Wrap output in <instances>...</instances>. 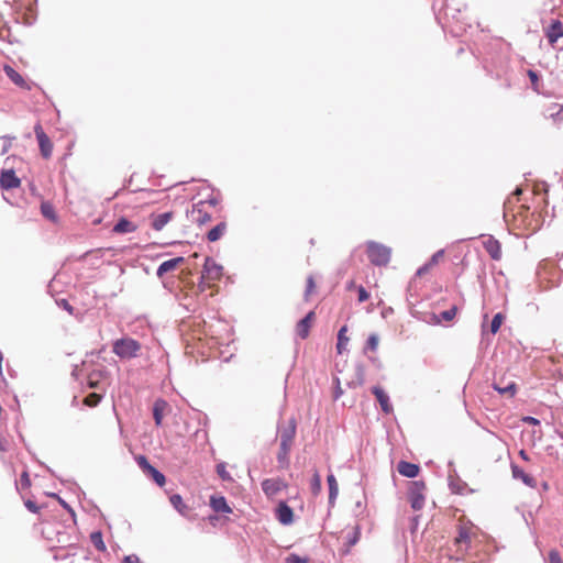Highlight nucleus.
Here are the masks:
<instances>
[{
	"instance_id": "nucleus-1",
	"label": "nucleus",
	"mask_w": 563,
	"mask_h": 563,
	"mask_svg": "<svg viewBox=\"0 0 563 563\" xmlns=\"http://www.w3.org/2000/svg\"><path fill=\"white\" fill-rule=\"evenodd\" d=\"M141 349V343L130 336L118 339L112 344V352L121 360L137 357Z\"/></svg>"
},
{
	"instance_id": "nucleus-2",
	"label": "nucleus",
	"mask_w": 563,
	"mask_h": 563,
	"mask_svg": "<svg viewBox=\"0 0 563 563\" xmlns=\"http://www.w3.org/2000/svg\"><path fill=\"white\" fill-rule=\"evenodd\" d=\"M366 254L369 262L375 266H386L390 261L391 250L374 241L366 243Z\"/></svg>"
},
{
	"instance_id": "nucleus-3",
	"label": "nucleus",
	"mask_w": 563,
	"mask_h": 563,
	"mask_svg": "<svg viewBox=\"0 0 563 563\" xmlns=\"http://www.w3.org/2000/svg\"><path fill=\"white\" fill-rule=\"evenodd\" d=\"M426 485L422 481H413L410 483L408 489V500L413 510L418 511L424 507L426 501Z\"/></svg>"
},
{
	"instance_id": "nucleus-4",
	"label": "nucleus",
	"mask_w": 563,
	"mask_h": 563,
	"mask_svg": "<svg viewBox=\"0 0 563 563\" xmlns=\"http://www.w3.org/2000/svg\"><path fill=\"white\" fill-rule=\"evenodd\" d=\"M223 266L218 264L212 257H206L201 279L206 282H216L221 278Z\"/></svg>"
},
{
	"instance_id": "nucleus-5",
	"label": "nucleus",
	"mask_w": 563,
	"mask_h": 563,
	"mask_svg": "<svg viewBox=\"0 0 563 563\" xmlns=\"http://www.w3.org/2000/svg\"><path fill=\"white\" fill-rule=\"evenodd\" d=\"M34 132L38 142L42 156L44 158H49L53 152V143L51 142L49 137L46 135L40 123H37L34 126Z\"/></svg>"
},
{
	"instance_id": "nucleus-6",
	"label": "nucleus",
	"mask_w": 563,
	"mask_h": 563,
	"mask_svg": "<svg viewBox=\"0 0 563 563\" xmlns=\"http://www.w3.org/2000/svg\"><path fill=\"white\" fill-rule=\"evenodd\" d=\"M21 180L16 177L15 172L10 169H2L0 175V187L3 190H10L20 187Z\"/></svg>"
},
{
	"instance_id": "nucleus-7",
	"label": "nucleus",
	"mask_w": 563,
	"mask_h": 563,
	"mask_svg": "<svg viewBox=\"0 0 563 563\" xmlns=\"http://www.w3.org/2000/svg\"><path fill=\"white\" fill-rule=\"evenodd\" d=\"M151 227L155 231H162L166 224H168L174 219V212L167 211L163 213H152L151 217Z\"/></svg>"
},
{
	"instance_id": "nucleus-8",
	"label": "nucleus",
	"mask_w": 563,
	"mask_h": 563,
	"mask_svg": "<svg viewBox=\"0 0 563 563\" xmlns=\"http://www.w3.org/2000/svg\"><path fill=\"white\" fill-rule=\"evenodd\" d=\"M276 518L282 525L289 526L294 521V511L285 501H280L276 508Z\"/></svg>"
},
{
	"instance_id": "nucleus-9",
	"label": "nucleus",
	"mask_w": 563,
	"mask_h": 563,
	"mask_svg": "<svg viewBox=\"0 0 563 563\" xmlns=\"http://www.w3.org/2000/svg\"><path fill=\"white\" fill-rule=\"evenodd\" d=\"M550 44H555L560 37H563V23L560 20H553L545 31Z\"/></svg>"
},
{
	"instance_id": "nucleus-10",
	"label": "nucleus",
	"mask_w": 563,
	"mask_h": 563,
	"mask_svg": "<svg viewBox=\"0 0 563 563\" xmlns=\"http://www.w3.org/2000/svg\"><path fill=\"white\" fill-rule=\"evenodd\" d=\"M314 318V312H308L296 325V333L300 339H307L310 332V327Z\"/></svg>"
},
{
	"instance_id": "nucleus-11",
	"label": "nucleus",
	"mask_w": 563,
	"mask_h": 563,
	"mask_svg": "<svg viewBox=\"0 0 563 563\" xmlns=\"http://www.w3.org/2000/svg\"><path fill=\"white\" fill-rule=\"evenodd\" d=\"M372 393L375 395L377 401L380 405L382 410L385 413H390L393 411V406L389 401V396L385 393V390L379 386L372 387Z\"/></svg>"
},
{
	"instance_id": "nucleus-12",
	"label": "nucleus",
	"mask_w": 563,
	"mask_h": 563,
	"mask_svg": "<svg viewBox=\"0 0 563 563\" xmlns=\"http://www.w3.org/2000/svg\"><path fill=\"white\" fill-rule=\"evenodd\" d=\"M202 205L203 202L200 201L199 203L194 205L191 210H187V217H190L194 221H196L199 224H205L211 220V216L202 211Z\"/></svg>"
},
{
	"instance_id": "nucleus-13",
	"label": "nucleus",
	"mask_w": 563,
	"mask_h": 563,
	"mask_svg": "<svg viewBox=\"0 0 563 563\" xmlns=\"http://www.w3.org/2000/svg\"><path fill=\"white\" fill-rule=\"evenodd\" d=\"M280 444L292 445V441L296 434V421L290 419L289 424L284 428H279Z\"/></svg>"
},
{
	"instance_id": "nucleus-14",
	"label": "nucleus",
	"mask_w": 563,
	"mask_h": 563,
	"mask_svg": "<svg viewBox=\"0 0 563 563\" xmlns=\"http://www.w3.org/2000/svg\"><path fill=\"white\" fill-rule=\"evenodd\" d=\"M484 249L486 252L490 255V257L495 261L500 260L501 257V245L498 240H496L494 236H489L484 242Z\"/></svg>"
},
{
	"instance_id": "nucleus-15",
	"label": "nucleus",
	"mask_w": 563,
	"mask_h": 563,
	"mask_svg": "<svg viewBox=\"0 0 563 563\" xmlns=\"http://www.w3.org/2000/svg\"><path fill=\"white\" fill-rule=\"evenodd\" d=\"M397 470L400 475L408 478H413L418 475L420 468L417 464L407 461H400L397 465Z\"/></svg>"
},
{
	"instance_id": "nucleus-16",
	"label": "nucleus",
	"mask_w": 563,
	"mask_h": 563,
	"mask_svg": "<svg viewBox=\"0 0 563 563\" xmlns=\"http://www.w3.org/2000/svg\"><path fill=\"white\" fill-rule=\"evenodd\" d=\"M185 260L184 257L181 256H178V257H175V258H170L168 261H165L163 262L157 271H156V275L157 277H163L166 273L170 272V271H174L180 263H183Z\"/></svg>"
},
{
	"instance_id": "nucleus-17",
	"label": "nucleus",
	"mask_w": 563,
	"mask_h": 563,
	"mask_svg": "<svg viewBox=\"0 0 563 563\" xmlns=\"http://www.w3.org/2000/svg\"><path fill=\"white\" fill-rule=\"evenodd\" d=\"M5 75L11 79V81L20 88L30 90V85L25 81V79L20 75L15 69L11 66H4Z\"/></svg>"
},
{
	"instance_id": "nucleus-18",
	"label": "nucleus",
	"mask_w": 563,
	"mask_h": 563,
	"mask_svg": "<svg viewBox=\"0 0 563 563\" xmlns=\"http://www.w3.org/2000/svg\"><path fill=\"white\" fill-rule=\"evenodd\" d=\"M511 472L512 477L516 479H521L527 486L534 487L536 486V479L528 475L522 468H520L518 465L512 464L511 465Z\"/></svg>"
},
{
	"instance_id": "nucleus-19",
	"label": "nucleus",
	"mask_w": 563,
	"mask_h": 563,
	"mask_svg": "<svg viewBox=\"0 0 563 563\" xmlns=\"http://www.w3.org/2000/svg\"><path fill=\"white\" fill-rule=\"evenodd\" d=\"M282 488L279 479L267 478L262 482V489L267 496L276 495Z\"/></svg>"
},
{
	"instance_id": "nucleus-20",
	"label": "nucleus",
	"mask_w": 563,
	"mask_h": 563,
	"mask_svg": "<svg viewBox=\"0 0 563 563\" xmlns=\"http://www.w3.org/2000/svg\"><path fill=\"white\" fill-rule=\"evenodd\" d=\"M210 506L216 512H222V514L232 512L231 507L228 505L227 499L223 496L211 497Z\"/></svg>"
},
{
	"instance_id": "nucleus-21",
	"label": "nucleus",
	"mask_w": 563,
	"mask_h": 563,
	"mask_svg": "<svg viewBox=\"0 0 563 563\" xmlns=\"http://www.w3.org/2000/svg\"><path fill=\"white\" fill-rule=\"evenodd\" d=\"M136 230V225L125 218H121L113 227L115 233H131Z\"/></svg>"
},
{
	"instance_id": "nucleus-22",
	"label": "nucleus",
	"mask_w": 563,
	"mask_h": 563,
	"mask_svg": "<svg viewBox=\"0 0 563 563\" xmlns=\"http://www.w3.org/2000/svg\"><path fill=\"white\" fill-rule=\"evenodd\" d=\"M106 374H107V371L104 367L93 369L92 372H90L87 377L88 386L90 388H98L100 379L103 378Z\"/></svg>"
},
{
	"instance_id": "nucleus-23",
	"label": "nucleus",
	"mask_w": 563,
	"mask_h": 563,
	"mask_svg": "<svg viewBox=\"0 0 563 563\" xmlns=\"http://www.w3.org/2000/svg\"><path fill=\"white\" fill-rule=\"evenodd\" d=\"M457 308L453 306L452 308L442 311L440 314L432 313L431 314V321L435 324L441 323L442 320L444 321H451L456 316Z\"/></svg>"
},
{
	"instance_id": "nucleus-24",
	"label": "nucleus",
	"mask_w": 563,
	"mask_h": 563,
	"mask_svg": "<svg viewBox=\"0 0 563 563\" xmlns=\"http://www.w3.org/2000/svg\"><path fill=\"white\" fill-rule=\"evenodd\" d=\"M167 406V402L163 399H157L155 402H154V406H153V418H154V421H155V424L156 426H161L162 424V421H163V415H164V410Z\"/></svg>"
},
{
	"instance_id": "nucleus-25",
	"label": "nucleus",
	"mask_w": 563,
	"mask_h": 563,
	"mask_svg": "<svg viewBox=\"0 0 563 563\" xmlns=\"http://www.w3.org/2000/svg\"><path fill=\"white\" fill-rule=\"evenodd\" d=\"M225 231H227V223L225 222H220V223H218L214 228H212L208 232L207 239L210 242H216V241L220 240L223 236Z\"/></svg>"
},
{
	"instance_id": "nucleus-26",
	"label": "nucleus",
	"mask_w": 563,
	"mask_h": 563,
	"mask_svg": "<svg viewBox=\"0 0 563 563\" xmlns=\"http://www.w3.org/2000/svg\"><path fill=\"white\" fill-rule=\"evenodd\" d=\"M291 445L289 444H280L279 451L277 453V462L282 468L287 467L289 465V452H290Z\"/></svg>"
},
{
	"instance_id": "nucleus-27",
	"label": "nucleus",
	"mask_w": 563,
	"mask_h": 563,
	"mask_svg": "<svg viewBox=\"0 0 563 563\" xmlns=\"http://www.w3.org/2000/svg\"><path fill=\"white\" fill-rule=\"evenodd\" d=\"M327 482H328V486H329V504H334V501L338 497V494H339L336 478L333 474H329L327 476Z\"/></svg>"
},
{
	"instance_id": "nucleus-28",
	"label": "nucleus",
	"mask_w": 563,
	"mask_h": 563,
	"mask_svg": "<svg viewBox=\"0 0 563 563\" xmlns=\"http://www.w3.org/2000/svg\"><path fill=\"white\" fill-rule=\"evenodd\" d=\"M493 387L500 395H508L510 397H512L516 394V389H517L515 382H509L505 386H501L499 383H494Z\"/></svg>"
},
{
	"instance_id": "nucleus-29",
	"label": "nucleus",
	"mask_w": 563,
	"mask_h": 563,
	"mask_svg": "<svg viewBox=\"0 0 563 563\" xmlns=\"http://www.w3.org/2000/svg\"><path fill=\"white\" fill-rule=\"evenodd\" d=\"M169 501L173 507L183 516H186L188 507L185 505L183 497L178 494H174L169 497Z\"/></svg>"
},
{
	"instance_id": "nucleus-30",
	"label": "nucleus",
	"mask_w": 563,
	"mask_h": 563,
	"mask_svg": "<svg viewBox=\"0 0 563 563\" xmlns=\"http://www.w3.org/2000/svg\"><path fill=\"white\" fill-rule=\"evenodd\" d=\"M346 327H342L339 332H338V343H336V349H338V352L339 353H342L343 351L346 350V345L349 343V338L346 336Z\"/></svg>"
},
{
	"instance_id": "nucleus-31",
	"label": "nucleus",
	"mask_w": 563,
	"mask_h": 563,
	"mask_svg": "<svg viewBox=\"0 0 563 563\" xmlns=\"http://www.w3.org/2000/svg\"><path fill=\"white\" fill-rule=\"evenodd\" d=\"M90 541L93 544V547L101 552H104L107 547L103 542L102 533L101 531H95L90 534Z\"/></svg>"
},
{
	"instance_id": "nucleus-32",
	"label": "nucleus",
	"mask_w": 563,
	"mask_h": 563,
	"mask_svg": "<svg viewBox=\"0 0 563 563\" xmlns=\"http://www.w3.org/2000/svg\"><path fill=\"white\" fill-rule=\"evenodd\" d=\"M146 474L151 475V477L153 478V481L158 485V486H163L166 482V478H165V475L159 472L156 467L152 466L147 472Z\"/></svg>"
},
{
	"instance_id": "nucleus-33",
	"label": "nucleus",
	"mask_w": 563,
	"mask_h": 563,
	"mask_svg": "<svg viewBox=\"0 0 563 563\" xmlns=\"http://www.w3.org/2000/svg\"><path fill=\"white\" fill-rule=\"evenodd\" d=\"M310 488L313 495H318L321 492V476L317 471L312 475Z\"/></svg>"
},
{
	"instance_id": "nucleus-34",
	"label": "nucleus",
	"mask_w": 563,
	"mask_h": 563,
	"mask_svg": "<svg viewBox=\"0 0 563 563\" xmlns=\"http://www.w3.org/2000/svg\"><path fill=\"white\" fill-rule=\"evenodd\" d=\"M217 474L222 481H232L230 473L227 471V464L224 462L217 464Z\"/></svg>"
},
{
	"instance_id": "nucleus-35",
	"label": "nucleus",
	"mask_w": 563,
	"mask_h": 563,
	"mask_svg": "<svg viewBox=\"0 0 563 563\" xmlns=\"http://www.w3.org/2000/svg\"><path fill=\"white\" fill-rule=\"evenodd\" d=\"M503 320H504V316L499 312V313H496L494 317H493V320L490 322V332L493 334L497 333V331L500 329V325L503 323Z\"/></svg>"
},
{
	"instance_id": "nucleus-36",
	"label": "nucleus",
	"mask_w": 563,
	"mask_h": 563,
	"mask_svg": "<svg viewBox=\"0 0 563 563\" xmlns=\"http://www.w3.org/2000/svg\"><path fill=\"white\" fill-rule=\"evenodd\" d=\"M101 399L102 397L100 394L91 393L85 398L84 402L86 406L96 407L101 401Z\"/></svg>"
},
{
	"instance_id": "nucleus-37",
	"label": "nucleus",
	"mask_w": 563,
	"mask_h": 563,
	"mask_svg": "<svg viewBox=\"0 0 563 563\" xmlns=\"http://www.w3.org/2000/svg\"><path fill=\"white\" fill-rule=\"evenodd\" d=\"M379 338L377 334L373 333L368 336L366 341V349L371 351H376L378 346Z\"/></svg>"
},
{
	"instance_id": "nucleus-38",
	"label": "nucleus",
	"mask_w": 563,
	"mask_h": 563,
	"mask_svg": "<svg viewBox=\"0 0 563 563\" xmlns=\"http://www.w3.org/2000/svg\"><path fill=\"white\" fill-rule=\"evenodd\" d=\"M136 462L145 473L153 466L144 455H139Z\"/></svg>"
},
{
	"instance_id": "nucleus-39",
	"label": "nucleus",
	"mask_w": 563,
	"mask_h": 563,
	"mask_svg": "<svg viewBox=\"0 0 563 563\" xmlns=\"http://www.w3.org/2000/svg\"><path fill=\"white\" fill-rule=\"evenodd\" d=\"M1 139L4 141V144L2 146V150H1L0 154L1 155H5L9 152L10 147H11V141L14 140L15 137L14 136H9V135H3Z\"/></svg>"
},
{
	"instance_id": "nucleus-40",
	"label": "nucleus",
	"mask_w": 563,
	"mask_h": 563,
	"mask_svg": "<svg viewBox=\"0 0 563 563\" xmlns=\"http://www.w3.org/2000/svg\"><path fill=\"white\" fill-rule=\"evenodd\" d=\"M41 211H42V214L45 217V218H48V219H54V211H53V208L51 205L48 203H42L41 206Z\"/></svg>"
},
{
	"instance_id": "nucleus-41",
	"label": "nucleus",
	"mask_w": 563,
	"mask_h": 563,
	"mask_svg": "<svg viewBox=\"0 0 563 563\" xmlns=\"http://www.w3.org/2000/svg\"><path fill=\"white\" fill-rule=\"evenodd\" d=\"M308 559L307 558H301L297 554H289L287 558H286V563H308Z\"/></svg>"
},
{
	"instance_id": "nucleus-42",
	"label": "nucleus",
	"mask_w": 563,
	"mask_h": 563,
	"mask_svg": "<svg viewBox=\"0 0 563 563\" xmlns=\"http://www.w3.org/2000/svg\"><path fill=\"white\" fill-rule=\"evenodd\" d=\"M444 255V251L443 250H439L438 252H435L431 258L429 260L428 264L430 265V267L434 266L435 264H438L439 260Z\"/></svg>"
},
{
	"instance_id": "nucleus-43",
	"label": "nucleus",
	"mask_w": 563,
	"mask_h": 563,
	"mask_svg": "<svg viewBox=\"0 0 563 563\" xmlns=\"http://www.w3.org/2000/svg\"><path fill=\"white\" fill-rule=\"evenodd\" d=\"M549 562L550 563H563L561 555L556 550H551L549 552Z\"/></svg>"
},
{
	"instance_id": "nucleus-44",
	"label": "nucleus",
	"mask_w": 563,
	"mask_h": 563,
	"mask_svg": "<svg viewBox=\"0 0 563 563\" xmlns=\"http://www.w3.org/2000/svg\"><path fill=\"white\" fill-rule=\"evenodd\" d=\"M357 294H358V301L360 302H364V301H366L369 298L368 291L363 286H360L357 288Z\"/></svg>"
},
{
	"instance_id": "nucleus-45",
	"label": "nucleus",
	"mask_w": 563,
	"mask_h": 563,
	"mask_svg": "<svg viewBox=\"0 0 563 563\" xmlns=\"http://www.w3.org/2000/svg\"><path fill=\"white\" fill-rule=\"evenodd\" d=\"M22 488H29L31 486V481L27 472H23L20 479Z\"/></svg>"
},
{
	"instance_id": "nucleus-46",
	"label": "nucleus",
	"mask_w": 563,
	"mask_h": 563,
	"mask_svg": "<svg viewBox=\"0 0 563 563\" xmlns=\"http://www.w3.org/2000/svg\"><path fill=\"white\" fill-rule=\"evenodd\" d=\"M25 507L27 508V510H30L31 512L33 514H36L38 511V506L36 505L35 501L33 500H30L27 499L25 503H24Z\"/></svg>"
},
{
	"instance_id": "nucleus-47",
	"label": "nucleus",
	"mask_w": 563,
	"mask_h": 563,
	"mask_svg": "<svg viewBox=\"0 0 563 563\" xmlns=\"http://www.w3.org/2000/svg\"><path fill=\"white\" fill-rule=\"evenodd\" d=\"M468 540H470L468 532L464 529H461L456 541L457 542H466Z\"/></svg>"
},
{
	"instance_id": "nucleus-48",
	"label": "nucleus",
	"mask_w": 563,
	"mask_h": 563,
	"mask_svg": "<svg viewBox=\"0 0 563 563\" xmlns=\"http://www.w3.org/2000/svg\"><path fill=\"white\" fill-rule=\"evenodd\" d=\"M122 563H141L140 559L135 554L124 556Z\"/></svg>"
},
{
	"instance_id": "nucleus-49",
	"label": "nucleus",
	"mask_w": 563,
	"mask_h": 563,
	"mask_svg": "<svg viewBox=\"0 0 563 563\" xmlns=\"http://www.w3.org/2000/svg\"><path fill=\"white\" fill-rule=\"evenodd\" d=\"M195 438L197 440H201L202 442H205L207 440V431L203 430V429H198L196 432H195Z\"/></svg>"
},
{
	"instance_id": "nucleus-50",
	"label": "nucleus",
	"mask_w": 563,
	"mask_h": 563,
	"mask_svg": "<svg viewBox=\"0 0 563 563\" xmlns=\"http://www.w3.org/2000/svg\"><path fill=\"white\" fill-rule=\"evenodd\" d=\"M360 539V531L358 529H355L352 533V536L349 538V544L354 545Z\"/></svg>"
},
{
	"instance_id": "nucleus-51",
	"label": "nucleus",
	"mask_w": 563,
	"mask_h": 563,
	"mask_svg": "<svg viewBox=\"0 0 563 563\" xmlns=\"http://www.w3.org/2000/svg\"><path fill=\"white\" fill-rule=\"evenodd\" d=\"M314 288V282L312 276L307 278L306 296H308Z\"/></svg>"
},
{
	"instance_id": "nucleus-52",
	"label": "nucleus",
	"mask_w": 563,
	"mask_h": 563,
	"mask_svg": "<svg viewBox=\"0 0 563 563\" xmlns=\"http://www.w3.org/2000/svg\"><path fill=\"white\" fill-rule=\"evenodd\" d=\"M430 268H431L430 265L428 263H426L424 265H422L421 267H419L417 269L416 275L417 276H422V275L427 274Z\"/></svg>"
},
{
	"instance_id": "nucleus-53",
	"label": "nucleus",
	"mask_w": 563,
	"mask_h": 563,
	"mask_svg": "<svg viewBox=\"0 0 563 563\" xmlns=\"http://www.w3.org/2000/svg\"><path fill=\"white\" fill-rule=\"evenodd\" d=\"M58 305L69 313H73L74 308L69 305V302L66 299H62L60 301H58Z\"/></svg>"
},
{
	"instance_id": "nucleus-54",
	"label": "nucleus",
	"mask_w": 563,
	"mask_h": 563,
	"mask_svg": "<svg viewBox=\"0 0 563 563\" xmlns=\"http://www.w3.org/2000/svg\"><path fill=\"white\" fill-rule=\"evenodd\" d=\"M523 421H525L526 423H528V424H531V426H537V424H539V423H540V421H539L537 418H534V417H530V416L525 417V418H523Z\"/></svg>"
},
{
	"instance_id": "nucleus-55",
	"label": "nucleus",
	"mask_w": 563,
	"mask_h": 563,
	"mask_svg": "<svg viewBox=\"0 0 563 563\" xmlns=\"http://www.w3.org/2000/svg\"><path fill=\"white\" fill-rule=\"evenodd\" d=\"M342 394H343V391H342V389L340 387L339 378H336V388H335L334 395H333L334 399L335 400L339 399L342 396Z\"/></svg>"
},
{
	"instance_id": "nucleus-56",
	"label": "nucleus",
	"mask_w": 563,
	"mask_h": 563,
	"mask_svg": "<svg viewBox=\"0 0 563 563\" xmlns=\"http://www.w3.org/2000/svg\"><path fill=\"white\" fill-rule=\"evenodd\" d=\"M528 76H529V78H530V80H531L532 82H536V81L538 80V75H537V73H536V71H533V70H529V71H528Z\"/></svg>"
},
{
	"instance_id": "nucleus-57",
	"label": "nucleus",
	"mask_w": 563,
	"mask_h": 563,
	"mask_svg": "<svg viewBox=\"0 0 563 563\" xmlns=\"http://www.w3.org/2000/svg\"><path fill=\"white\" fill-rule=\"evenodd\" d=\"M357 378H358V383H360V384H363V379H364V372H363V368H362V367H358V369H357Z\"/></svg>"
},
{
	"instance_id": "nucleus-58",
	"label": "nucleus",
	"mask_w": 563,
	"mask_h": 563,
	"mask_svg": "<svg viewBox=\"0 0 563 563\" xmlns=\"http://www.w3.org/2000/svg\"><path fill=\"white\" fill-rule=\"evenodd\" d=\"M58 500H59V504H60L65 509H67L68 511H71V512H73L71 508L69 507V505H68L65 500H63V499H60V498H58Z\"/></svg>"
},
{
	"instance_id": "nucleus-59",
	"label": "nucleus",
	"mask_w": 563,
	"mask_h": 563,
	"mask_svg": "<svg viewBox=\"0 0 563 563\" xmlns=\"http://www.w3.org/2000/svg\"><path fill=\"white\" fill-rule=\"evenodd\" d=\"M519 455H520V457H521L522 460H525V461H528V460H529L528 454H527V452H526L525 450H521V451L519 452Z\"/></svg>"
},
{
	"instance_id": "nucleus-60",
	"label": "nucleus",
	"mask_w": 563,
	"mask_h": 563,
	"mask_svg": "<svg viewBox=\"0 0 563 563\" xmlns=\"http://www.w3.org/2000/svg\"><path fill=\"white\" fill-rule=\"evenodd\" d=\"M77 371H78V368H77V366H76V367H75V369L73 371V375H74V376H77Z\"/></svg>"
},
{
	"instance_id": "nucleus-61",
	"label": "nucleus",
	"mask_w": 563,
	"mask_h": 563,
	"mask_svg": "<svg viewBox=\"0 0 563 563\" xmlns=\"http://www.w3.org/2000/svg\"><path fill=\"white\" fill-rule=\"evenodd\" d=\"M516 195H520L521 194V189L517 188L516 191H515Z\"/></svg>"
},
{
	"instance_id": "nucleus-62",
	"label": "nucleus",
	"mask_w": 563,
	"mask_h": 563,
	"mask_svg": "<svg viewBox=\"0 0 563 563\" xmlns=\"http://www.w3.org/2000/svg\"><path fill=\"white\" fill-rule=\"evenodd\" d=\"M560 438L563 439V433H560Z\"/></svg>"
}]
</instances>
